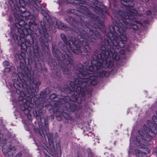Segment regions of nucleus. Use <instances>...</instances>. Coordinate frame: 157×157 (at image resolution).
<instances>
[{
    "mask_svg": "<svg viewBox=\"0 0 157 157\" xmlns=\"http://www.w3.org/2000/svg\"><path fill=\"white\" fill-rule=\"evenodd\" d=\"M124 36L125 37L124 39V40H127V38L125 36Z\"/></svg>",
    "mask_w": 157,
    "mask_h": 157,
    "instance_id": "obj_52",
    "label": "nucleus"
},
{
    "mask_svg": "<svg viewBox=\"0 0 157 157\" xmlns=\"http://www.w3.org/2000/svg\"><path fill=\"white\" fill-rule=\"evenodd\" d=\"M28 118L29 120L30 121L32 120V117L31 115L28 114Z\"/></svg>",
    "mask_w": 157,
    "mask_h": 157,
    "instance_id": "obj_44",
    "label": "nucleus"
},
{
    "mask_svg": "<svg viewBox=\"0 0 157 157\" xmlns=\"http://www.w3.org/2000/svg\"><path fill=\"white\" fill-rule=\"evenodd\" d=\"M137 15V12L136 11L129 10L126 13L120 11L118 14L115 15L113 23L115 26L118 28V31L121 34L126 31L127 27H128L126 26L130 24H131V28L137 30L138 29V26L132 24L134 22L138 24L140 23L136 18Z\"/></svg>",
    "mask_w": 157,
    "mask_h": 157,
    "instance_id": "obj_4",
    "label": "nucleus"
},
{
    "mask_svg": "<svg viewBox=\"0 0 157 157\" xmlns=\"http://www.w3.org/2000/svg\"><path fill=\"white\" fill-rule=\"evenodd\" d=\"M25 67V66L23 63L21 61L20 62V66L18 67L17 69H24Z\"/></svg>",
    "mask_w": 157,
    "mask_h": 157,
    "instance_id": "obj_29",
    "label": "nucleus"
},
{
    "mask_svg": "<svg viewBox=\"0 0 157 157\" xmlns=\"http://www.w3.org/2000/svg\"><path fill=\"white\" fill-rule=\"evenodd\" d=\"M63 71L64 74L70 75L71 74V72L69 69H63Z\"/></svg>",
    "mask_w": 157,
    "mask_h": 157,
    "instance_id": "obj_27",
    "label": "nucleus"
},
{
    "mask_svg": "<svg viewBox=\"0 0 157 157\" xmlns=\"http://www.w3.org/2000/svg\"><path fill=\"white\" fill-rule=\"evenodd\" d=\"M153 154L154 155H157V150H156L155 151L153 152Z\"/></svg>",
    "mask_w": 157,
    "mask_h": 157,
    "instance_id": "obj_46",
    "label": "nucleus"
},
{
    "mask_svg": "<svg viewBox=\"0 0 157 157\" xmlns=\"http://www.w3.org/2000/svg\"><path fill=\"white\" fill-rule=\"evenodd\" d=\"M11 1L14 4V6L16 10H19L22 13L25 12L26 2L25 0H11Z\"/></svg>",
    "mask_w": 157,
    "mask_h": 157,
    "instance_id": "obj_8",
    "label": "nucleus"
},
{
    "mask_svg": "<svg viewBox=\"0 0 157 157\" xmlns=\"http://www.w3.org/2000/svg\"><path fill=\"white\" fill-rule=\"evenodd\" d=\"M15 56L20 60H23V61L25 60V55L23 52L21 53V54H16L15 55Z\"/></svg>",
    "mask_w": 157,
    "mask_h": 157,
    "instance_id": "obj_13",
    "label": "nucleus"
},
{
    "mask_svg": "<svg viewBox=\"0 0 157 157\" xmlns=\"http://www.w3.org/2000/svg\"><path fill=\"white\" fill-rule=\"evenodd\" d=\"M126 5L127 6V7L132 8L135 6V4L133 2L129 1L128 4Z\"/></svg>",
    "mask_w": 157,
    "mask_h": 157,
    "instance_id": "obj_23",
    "label": "nucleus"
},
{
    "mask_svg": "<svg viewBox=\"0 0 157 157\" xmlns=\"http://www.w3.org/2000/svg\"><path fill=\"white\" fill-rule=\"evenodd\" d=\"M117 71V69H112L110 73L111 74H113V72L114 71L115 72H116Z\"/></svg>",
    "mask_w": 157,
    "mask_h": 157,
    "instance_id": "obj_43",
    "label": "nucleus"
},
{
    "mask_svg": "<svg viewBox=\"0 0 157 157\" xmlns=\"http://www.w3.org/2000/svg\"><path fill=\"white\" fill-rule=\"evenodd\" d=\"M91 88H90V89H89V90H87V93L89 94V93H90V92H91Z\"/></svg>",
    "mask_w": 157,
    "mask_h": 157,
    "instance_id": "obj_48",
    "label": "nucleus"
},
{
    "mask_svg": "<svg viewBox=\"0 0 157 157\" xmlns=\"http://www.w3.org/2000/svg\"><path fill=\"white\" fill-rule=\"evenodd\" d=\"M38 64H37V66H36V68H37V69H38H38H40V68L39 67H37L38 66Z\"/></svg>",
    "mask_w": 157,
    "mask_h": 157,
    "instance_id": "obj_53",
    "label": "nucleus"
},
{
    "mask_svg": "<svg viewBox=\"0 0 157 157\" xmlns=\"http://www.w3.org/2000/svg\"><path fill=\"white\" fill-rule=\"evenodd\" d=\"M55 97V95L54 94H51L50 97V99H52V98H54Z\"/></svg>",
    "mask_w": 157,
    "mask_h": 157,
    "instance_id": "obj_40",
    "label": "nucleus"
},
{
    "mask_svg": "<svg viewBox=\"0 0 157 157\" xmlns=\"http://www.w3.org/2000/svg\"><path fill=\"white\" fill-rule=\"evenodd\" d=\"M21 109L23 111H25L26 109H28L29 110V107L27 105H26L25 104H24V108L22 107V105L21 106Z\"/></svg>",
    "mask_w": 157,
    "mask_h": 157,
    "instance_id": "obj_30",
    "label": "nucleus"
},
{
    "mask_svg": "<svg viewBox=\"0 0 157 157\" xmlns=\"http://www.w3.org/2000/svg\"><path fill=\"white\" fill-rule=\"evenodd\" d=\"M149 140V139L147 140V138L146 139H145V140Z\"/></svg>",
    "mask_w": 157,
    "mask_h": 157,
    "instance_id": "obj_60",
    "label": "nucleus"
},
{
    "mask_svg": "<svg viewBox=\"0 0 157 157\" xmlns=\"http://www.w3.org/2000/svg\"><path fill=\"white\" fill-rule=\"evenodd\" d=\"M25 78V77H24V78H23V79H24Z\"/></svg>",
    "mask_w": 157,
    "mask_h": 157,
    "instance_id": "obj_61",
    "label": "nucleus"
},
{
    "mask_svg": "<svg viewBox=\"0 0 157 157\" xmlns=\"http://www.w3.org/2000/svg\"><path fill=\"white\" fill-rule=\"evenodd\" d=\"M139 137H140V136H137L136 137V140L138 142V143L137 144V143H136V141L135 142H134V143H136V144H137L138 146H140V145H139V143H141V140H142V143L143 142V141L144 140L143 139V137H142V138H140V139L139 138ZM142 144H143V143H142Z\"/></svg>",
    "mask_w": 157,
    "mask_h": 157,
    "instance_id": "obj_22",
    "label": "nucleus"
},
{
    "mask_svg": "<svg viewBox=\"0 0 157 157\" xmlns=\"http://www.w3.org/2000/svg\"><path fill=\"white\" fill-rule=\"evenodd\" d=\"M44 37L45 38L47 39L49 36L48 33L47 32H44Z\"/></svg>",
    "mask_w": 157,
    "mask_h": 157,
    "instance_id": "obj_32",
    "label": "nucleus"
},
{
    "mask_svg": "<svg viewBox=\"0 0 157 157\" xmlns=\"http://www.w3.org/2000/svg\"><path fill=\"white\" fill-rule=\"evenodd\" d=\"M126 60V59L125 58H124L122 59V62H125Z\"/></svg>",
    "mask_w": 157,
    "mask_h": 157,
    "instance_id": "obj_49",
    "label": "nucleus"
},
{
    "mask_svg": "<svg viewBox=\"0 0 157 157\" xmlns=\"http://www.w3.org/2000/svg\"><path fill=\"white\" fill-rule=\"evenodd\" d=\"M13 68V67L12 66H11V67H6V68L5 69H12V68Z\"/></svg>",
    "mask_w": 157,
    "mask_h": 157,
    "instance_id": "obj_47",
    "label": "nucleus"
},
{
    "mask_svg": "<svg viewBox=\"0 0 157 157\" xmlns=\"http://www.w3.org/2000/svg\"><path fill=\"white\" fill-rule=\"evenodd\" d=\"M43 25L46 30H50L51 29L53 33L56 32V28L61 29L63 26V25L61 22H58L55 20L53 21L52 20L48 21L46 19V21L43 22Z\"/></svg>",
    "mask_w": 157,
    "mask_h": 157,
    "instance_id": "obj_6",
    "label": "nucleus"
},
{
    "mask_svg": "<svg viewBox=\"0 0 157 157\" xmlns=\"http://www.w3.org/2000/svg\"><path fill=\"white\" fill-rule=\"evenodd\" d=\"M53 55L58 60H61V56H62V53L60 50H58V52L53 53Z\"/></svg>",
    "mask_w": 157,
    "mask_h": 157,
    "instance_id": "obj_16",
    "label": "nucleus"
},
{
    "mask_svg": "<svg viewBox=\"0 0 157 157\" xmlns=\"http://www.w3.org/2000/svg\"><path fill=\"white\" fill-rule=\"evenodd\" d=\"M67 21L73 26L72 30L78 34V36L79 43H76L72 40L67 41V37L65 34H62L60 36L62 39L65 44L69 46L74 52L77 54H80L81 55H85L90 52L89 44L83 38H85L90 42H92L91 37L88 36L86 32L82 28L78 27V22L76 20L70 16H67L66 18Z\"/></svg>",
    "mask_w": 157,
    "mask_h": 157,
    "instance_id": "obj_1",
    "label": "nucleus"
},
{
    "mask_svg": "<svg viewBox=\"0 0 157 157\" xmlns=\"http://www.w3.org/2000/svg\"><path fill=\"white\" fill-rule=\"evenodd\" d=\"M52 53L58 52V50H60L58 48V47L56 46H52Z\"/></svg>",
    "mask_w": 157,
    "mask_h": 157,
    "instance_id": "obj_26",
    "label": "nucleus"
},
{
    "mask_svg": "<svg viewBox=\"0 0 157 157\" xmlns=\"http://www.w3.org/2000/svg\"><path fill=\"white\" fill-rule=\"evenodd\" d=\"M15 24L16 28L15 29L16 31H17L18 33L21 34V36L22 37L28 34L31 35L32 32V30L29 28V26L27 24H26L23 20H21Z\"/></svg>",
    "mask_w": 157,
    "mask_h": 157,
    "instance_id": "obj_5",
    "label": "nucleus"
},
{
    "mask_svg": "<svg viewBox=\"0 0 157 157\" xmlns=\"http://www.w3.org/2000/svg\"><path fill=\"white\" fill-rule=\"evenodd\" d=\"M64 60V63L65 66H66L67 68H70L71 65H72L73 63V60L67 54L66 52L63 54L62 53V56H61V60Z\"/></svg>",
    "mask_w": 157,
    "mask_h": 157,
    "instance_id": "obj_10",
    "label": "nucleus"
},
{
    "mask_svg": "<svg viewBox=\"0 0 157 157\" xmlns=\"http://www.w3.org/2000/svg\"><path fill=\"white\" fill-rule=\"evenodd\" d=\"M13 15L15 18V21H19L21 20H23V17L21 14L14 13Z\"/></svg>",
    "mask_w": 157,
    "mask_h": 157,
    "instance_id": "obj_14",
    "label": "nucleus"
},
{
    "mask_svg": "<svg viewBox=\"0 0 157 157\" xmlns=\"http://www.w3.org/2000/svg\"><path fill=\"white\" fill-rule=\"evenodd\" d=\"M83 70L81 71L86 72L87 74H84L81 72L79 74V78H76L75 79V82L71 81L69 85L71 86L70 88V92H73L74 91L75 87L76 86L75 84L77 83L76 88V91L74 92V94L72 95L70 98L71 101H77L78 104L81 103V100H80V97H83L85 94L86 90H87L85 88L87 82L90 83V81H93V78L92 80L90 79V76H91L89 75L88 74H91V71L90 69H85L86 70L83 71L84 69H82Z\"/></svg>",
    "mask_w": 157,
    "mask_h": 157,
    "instance_id": "obj_3",
    "label": "nucleus"
},
{
    "mask_svg": "<svg viewBox=\"0 0 157 157\" xmlns=\"http://www.w3.org/2000/svg\"><path fill=\"white\" fill-rule=\"evenodd\" d=\"M25 36L22 37V40H21V45L22 46H23V44H24L26 47H29L33 43V39L31 36H30L27 39H24V37Z\"/></svg>",
    "mask_w": 157,
    "mask_h": 157,
    "instance_id": "obj_11",
    "label": "nucleus"
},
{
    "mask_svg": "<svg viewBox=\"0 0 157 157\" xmlns=\"http://www.w3.org/2000/svg\"><path fill=\"white\" fill-rule=\"evenodd\" d=\"M146 14L148 15H150L151 14V12L150 10H148L146 12Z\"/></svg>",
    "mask_w": 157,
    "mask_h": 157,
    "instance_id": "obj_37",
    "label": "nucleus"
},
{
    "mask_svg": "<svg viewBox=\"0 0 157 157\" xmlns=\"http://www.w3.org/2000/svg\"><path fill=\"white\" fill-rule=\"evenodd\" d=\"M39 41L40 43L41 44V45L42 46H44L45 45V42L44 40V39L42 37H40L39 38Z\"/></svg>",
    "mask_w": 157,
    "mask_h": 157,
    "instance_id": "obj_24",
    "label": "nucleus"
},
{
    "mask_svg": "<svg viewBox=\"0 0 157 157\" xmlns=\"http://www.w3.org/2000/svg\"><path fill=\"white\" fill-rule=\"evenodd\" d=\"M156 115L153 116L152 117V120L154 124L152 123L151 121H147V124L149 127L145 129V126H144L145 132L147 133V135L150 137H154L155 135V133L152 131L151 129L153 128L152 126H154L155 128L157 127V111L156 113Z\"/></svg>",
    "mask_w": 157,
    "mask_h": 157,
    "instance_id": "obj_7",
    "label": "nucleus"
},
{
    "mask_svg": "<svg viewBox=\"0 0 157 157\" xmlns=\"http://www.w3.org/2000/svg\"><path fill=\"white\" fill-rule=\"evenodd\" d=\"M4 150V148H3L2 149V151L3 152Z\"/></svg>",
    "mask_w": 157,
    "mask_h": 157,
    "instance_id": "obj_59",
    "label": "nucleus"
},
{
    "mask_svg": "<svg viewBox=\"0 0 157 157\" xmlns=\"http://www.w3.org/2000/svg\"><path fill=\"white\" fill-rule=\"evenodd\" d=\"M82 10H86L87 9V8L85 7V6H81V7H80Z\"/></svg>",
    "mask_w": 157,
    "mask_h": 157,
    "instance_id": "obj_36",
    "label": "nucleus"
},
{
    "mask_svg": "<svg viewBox=\"0 0 157 157\" xmlns=\"http://www.w3.org/2000/svg\"><path fill=\"white\" fill-rule=\"evenodd\" d=\"M41 130L42 131V134H41V132L40 131V135L41 136H43V135H44V136L45 133L46 134V133H47V132H46L45 133V132H44V131H42V129Z\"/></svg>",
    "mask_w": 157,
    "mask_h": 157,
    "instance_id": "obj_38",
    "label": "nucleus"
},
{
    "mask_svg": "<svg viewBox=\"0 0 157 157\" xmlns=\"http://www.w3.org/2000/svg\"><path fill=\"white\" fill-rule=\"evenodd\" d=\"M16 149L15 147L14 146H10V147H9L8 149V151H10L11 150L15 151L16 150Z\"/></svg>",
    "mask_w": 157,
    "mask_h": 157,
    "instance_id": "obj_31",
    "label": "nucleus"
},
{
    "mask_svg": "<svg viewBox=\"0 0 157 157\" xmlns=\"http://www.w3.org/2000/svg\"><path fill=\"white\" fill-rule=\"evenodd\" d=\"M28 1H27L29 3V5H30V6H31V5H33L37 1V0H28Z\"/></svg>",
    "mask_w": 157,
    "mask_h": 157,
    "instance_id": "obj_25",
    "label": "nucleus"
},
{
    "mask_svg": "<svg viewBox=\"0 0 157 157\" xmlns=\"http://www.w3.org/2000/svg\"><path fill=\"white\" fill-rule=\"evenodd\" d=\"M109 72L104 71L101 72L97 73V74L95 75H91L90 76V79L92 80L93 78L94 79L93 81H90V83L93 85H95L97 84V82L96 81L97 77L99 76L100 78H102L105 76V77H107L109 76Z\"/></svg>",
    "mask_w": 157,
    "mask_h": 157,
    "instance_id": "obj_9",
    "label": "nucleus"
},
{
    "mask_svg": "<svg viewBox=\"0 0 157 157\" xmlns=\"http://www.w3.org/2000/svg\"><path fill=\"white\" fill-rule=\"evenodd\" d=\"M96 18L97 19H98L99 17L98 16H96Z\"/></svg>",
    "mask_w": 157,
    "mask_h": 157,
    "instance_id": "obj_54",
    "label": "nucleus"
},
{
    "mask_svg": "<svg viewBox=\"0 0 157 157\" xmlns=\"http://www.w3.org/2000/svg\"><path fill=\"white\" fill-rule=\"evenodd\" d=\"M60 74H60V73L59 72H58V73H57H57L56 74V75H57V76H58L59 78V77H60Z\"/></svg>",
    "mask_w": 157,
    "mask_h": 157,
    "instance_id": "obj_45",
    "label": "nucleus"
},
{
    "mask_svg": "<svg viewBox=\"0 0 157 157\" xmlns=\"http://www.w3.org/2000/svg\"><path fill=\"white\" fill-rule=\"evenodd\" d=\"M75 110V109H73L72 111H74Z\"/></svg>",
    "mask_w": 157,
    "mask_h": 157,
    "instance_id": "obj_62",
    "label": "nucleus"
},
{
    "mask_svg": "<svg viewBox=\"0 0 157 157\" xmlns=\"http://www.w3.org/2000/svg\"><path fill=\"white\" fill-rule=\"evenodd\" d=\"M20 75H21V74H20V73H18V76L19 77H20Z\"/></svg>",
    "mask_w": 157,
    "mask_h": 157,
    "instance_id": "obj_56",
    "label": "nucleus"
},
{
    "mask_svg": "<svg viewBox=\"0 0 157 157\" xmlns=\"http://www.w3.org/2000/svg\"><path fill=\"white\" fill-rule=\"evenodd\" d=\"M117 67H119L118 66V63L117 64Z\"/></svg>",
    "mask_w": 157,
    "mask_h": 157,
    "instance_id": "obj_58",
    "label": "nucleus"
},
{
    "mask_svg": "<svg viewBox=\"0 0 157 157\" xmlns=\"http://www.w3.org/2000/svg\"><path fill=\"white\" fill-rule=\"evenodd\" d=\"M145 0V2H148L149 1V0Z\"/></svg>",
    "mask_w": 157,
    "mask_h": 157,
    "instance_id": "obj_57",
    "label": "nucleus"
},
{
    "mask_svg": "<svg viewBox=\"0 0 157 157\" xmlns=\"http://www.w3.org/2000/svg\"><path fill=\"white\" fill-rule=\"evenodd\" d=\"M121 0V3L124 5L125 6L127 7V6L126 5L128 4V3L129 1L128 0Z\"/></svg>",
    "mask_w": 157,
    "mask_h": 157,
    "instance_id": "obj_28",
    "label": "nucleus"
},
{
    "mask_svg": "<svg viewBox=\"0 0 157 157\" xmlns=\"http://www.w3.org/2000/svg\"><path fill=\"white\" fill-rule=\"evenodd\" d=\"M100 25H98V26H100Z\"/></svg>",
    "mask_w": 157,
    "mask_h": 157,
    "instance_id": "obj_64",
    "label": "nucleus"
},
{
    "mask_svg": "<svg viewBox=\"0 0 157 157\" xmlns=\"http://www.w3.org/2000/svg\"><path fill=\"white\" fill-rule=\"evenodd\" d=\"M139 133L140 134V138H142V137H144V132H143V134H144V136H143V134H141V133H142V131H141V130H139Z\"/></svg>",
    "mask_w": 157,
    "mask_h": 157,
    "instance_id": "obj_35",
    "label": "nucleus"
},
{
    "mask_svg": "<svg viewBox=\"0 0 157 157\" xmlns=\"http://www.w3.org/2000/svg\"><path fill=\"white\" fill-rule=\"evenodd\" d=\"M82 68L81 67H79V69H88L87 67H84V66H82Z\"/></svg>",
    "mask_w": 157,
    "mask_h": 157,
    "instance_id": "obj_50",
    "label": "nucleus"
},
{
    "mask_svg": "<svg viewBox=\"0 0 157 157\" xmlns=\"http://www.w3.org/2000/svg\"><path fill=\"white\" fill-rule=\"evenodd\" d=\"M117 37L116 35L110 33L109 34L106 38L105 39L104 43L101 47V52L98 54L94 52L92 56L93 61L91 63L93 65V69H101L102 65L104 61L106 60L110 57V52H112L113 51L119 47H123L124 44L122 41L118 43Z\"/></svg>",
    "mask_w": 157,
    "mask_h": 157,
    "instance_id": "obj_2",
    "label": "nucleus"
},
{
    "mask_svg": "<svg viewBox=\"0 0 157 157\" xmlns=\"http://www.w3.org/2000/svg\"><path fill=\"white\" fill-rule=\"evenodd\" d=\"M112 58L113 61H118L120 59V55L117 54L116 52H114V54L112 55Z\"/></svg>",
    "mask_w": 157,
    "mask_h": 157,
    "instance_id": "obj_20",
    "label": "nucleus"
},
{
    "mask_svg": "<svg viewBox=\"0 0 157 157\" xmlns=\"http://www.w3.org/2000/svg\"><path fill=\"white\" fill-rule=\"evenodd\" d=\"M120 53L121 54L123 55L125 53V51L124 50L122 49L120 51Z\"/></svg>",
    "mask_w": 157,
    "mask_h": 157,
    "instance_id": "obj_39",
    "label": "nucleus"
},
{
    "mask_svg": "<svg viewBox=\"0 0 157 157\" xmlns=\"http://www.w3.org/2000/svg\"><path fill=\"white\" fill-rule=\"evenodd\" d=\"M90 67H89V69H90Z\"/></svg>",
    "mask_w": 157,
    "mask_h": 157,
    "instance_id": "obj_63",
    "label": "nucleus"
},
{
    "mask_svg": "<svg viewBox=\"0 0 157 157\" xmlns=\"http://www.w3.org/2000/svg\"><path fill=\"white\" fill-rule=\"evenodd\" d=\"M40 83L39 81H37L36 83V86H38L40 85Z\"/></svg>",
    "mask_w": 157,
    "mask_h": 157,
    "instance_id": "obj_41",
    "label": "nucleus"
},
{
    "mask_svg": "<svg viewBox=\"0 0 157 157\" xmlns=\"http://www.w3.org/2000/svg\"><path fill=\"white\" fill-rule=\"evenodd\" d=\"M13 15L15 18V21H19L21 20H23V17L21 14L14 13Z\"/></svg>",
    "mask_w": 157,
    "mask_h": 157,
    "instance_id": "obj_15",
    "label": "nucleus"
},
{
    "mask_svg": "<svg viewBox=\"0 0 157 157\" xmlns=\"http://www.w3.org/2000/svg\"><path fill=\"white\" fill-rule=\"evenodd\" d=\"M22 155L21 153H19L16 155V157H21Z\"/></svg>",
    "mask_w": 157,
    "mask_h": 157,
    "instance_id": "obj_42",
    "label": "nucleus"
},
{
    "mask_svg": "<svg viewBox=\"0 0 157 157\" xmlns=\"http://www.w3.org/2000/svg\"><path fill=\"white\" fill-rule=\"evenodd\" d=\"M32 6L35 7L36 10L37 11H39L41 9V5L38 1Z\"/></svg>",
    "mask_w": 157,
    "mask_h": 157,
    "instance_id": "obj_18",
    "label": "nucleus"
},
{
    "mask_svg": "<svg viewBox=\"0 0 157 157\" xmlns=\"http://www.w3.org/2000/svg\"><path fill=\"white\" fill-rule=\"evenodd\" d=\"M52 102H53L52 104L54 105V106L55 107H58V106H60L59 105L63 104L64 102H65V101L63 99L61 98L59 100V101L55 103H54L55 102L54 101H52Z\"/></svg>",
    "mask_w": 157,
    "mask_h": 157,
    "instance_id": "obj_17",
    "label": "nucleus"
},
{
    "mask_svg": "<svg viewBox=\"0 0 157 157\" xmlns=\"http://www.w3.org/2000/svg\"><path fill=\"white\" fill-rule=\"evenodd\" d=\"M12 36L14 40H17L19 42L20 41H21V40H22V37L21 36V34L18 33L17 34H13Z\"/></svg>",
    "mask_w": 157,
    "mask_h": 157,
    "instance_id": "obj_19",
    "label": "nucleus"
},
{
    "mask_svg": "<svg viewBox=\"0 0 157 157\" xmlns=\"http://www.w3.org/2000/svg\"><path fill=\"white\" fill-rule=\"evenodd\" d=\"M38 11H34L33 12V15L35 17H36L38 15Z\"/></svg>",
    "mask_w": 157,
    "mask_h": 157,
    "instance_id": "obj_34",
    "label": "nucleus"
},
{
    "mask_svg": "<svg viewBox=\"0 0 157 157\" xmlns=\"http://www.w3.org/2000/svg\"><path fill=\"white\" fill-rule=\"evenodd\" d=\"M28 80H29V82H30V81H31V78H30V77H29V78H28Z\"/></svg>",
    "mask_w": 157,
    "mask_h": 157,
    "instance_id": "obj_55",
    "label": "nucleus"
},
{
    "mask_svg": "<svg viewBox=\"0 0 157 157\" xmlns=\"http://www.w3.org/2000/svg\"><path fill=\"white\" fill-rule=\"evenodd\" d=\"M3 65L5 66L6 67H8L9 65V63L8 61H5L3 63Z\"/></svg>",
    "mask_w": 157,
    "mask_h": 157,
    "instance_id": "obj_33",
    "label": "nucleus"
},
{
    "mask_svg": "<svg viewBox=\"0 0 157 157\" xmlns=\"http://www.w3.org/2000/svg\"><path fill=\"white\" fill-rule=\"evenodd\" d=\"M95 9H96L95 11H96L97 10H99L100 9V8L98 7H96Z\"/></svg>",
    "mask_w": 157,
    "mask_h": 157,
    "instance_id": "obj_51",
    "label": "nucleus"
},
{
    "mask_svg": "<svg viewBox=\"0 0 157 157\" xmlns=\"http://www.w3.org/2000/svg\"><path fill=\"white\" fill-rule=\"evenodd\" d=\"M31 14L30 13L29 11H26L22 15V16L24 17L26 19L28 18L29 16H30Z\"/></svg>",
    "mask_w": 157,
    "mask_h": 157,
    "instance_id": "obj_21",
    "label": "nucleus"
},
{
    "mask_svg": "<svg viewBox=\"0 0 157 157\" xmlns=\"http://www.w3.org/2000/svg\"><path fill=\"white\" fill-rule=\"evenodd\" d=\"M89 34L92 38L95 40H98L100 37L99 33L96 31L95 29L93 28L91 29H89Z\"/></svg>",
    "mask_w": 157,
    "mask_h": 157,
    "instance_id": "obj_12",
    "label": "nucleus"
}]
</instances>
